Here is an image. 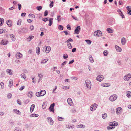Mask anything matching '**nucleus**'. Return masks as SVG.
<instances>
[{
	"mask_svg": "<svg viewBox=\"0 0 131 131\" xmlns=\"http://www.w3.org/2000/svg\"><path fill=\"white\" fill-rule=\"evenodd\" d=\"M67 43V46L68 48L70 49H71L72 48V46L71 43Z\"/></svg>",
	"mask_w": 131,
	"mask_h": 131,
	"instance_id": "nucleus-36",
	"label": "nucleus"
},
{
	"mask_svg": "<svg viewBox=\"0 0 131 131\" xmlns=\"http://www.w3.org/2000/svg\"><path fill=\"white\" fill-rule=\"evenodd\" d=\"M66 128L70 129V128H73L74 127V126L73 125H67L66 126Z\"/></svg>",
	"mask_w": 131,
	"mask_h": 131,
	"instance_id": "nucleus-24",
	"label": "nucleus"
},
{
	"mask_svg": "<svg viewBox=\"0 0 131 131\" xmlns=\"http://www.w3.org/2000/svg\"><path fill=\"white\" fill-rule=\"evenodd\" d=\"M102 86L104 87H108L110 86V84L108 83H104L102 84Z\"/></svg>",
	"mask_w": 131,
	"mask_h": 131,
	"instance_id": "nucleus-25",
	"label": "nucleus"
},
{
	"mask_svg": "<svg viewBox=\"0 0 131 131\" xmlns=\"http://www.w3.org/2000/svg\"><path fill=\"white\" fill-rule=\"evenodd\" d=\"M48 14V12L47 10H46L44 12V16L45 17Z\"/></svg>",
	"mask_w": 131,
	"mask_h": 131,
	"instance_id": "nucleus-56",
	"label": "nucleus"
},
{
	"mask_svg": "<svg viewBox=\"0 0 131 131\" xmlns=\"http://www.w3.org/2000/svg\"><path fill=\"white\" fill-rule=\"evenodd\" d=\"M67 101L69 105L71 106H72V105L73 104V103L71 98H68L67 100Z\"/></svg>",
	"mask_w": 131,
	"mask_h": 131,
	"instance_id": "nucleus-10",
	"label": "nucleus"
},
{
	"mask_svg": "<svg viewBox=\"0 0 131 131\" xmlns=\"http://www.w3.org/2000/svg\"><path fill=\"white\" fill-rule=\"evenodd\" d=\"M21 20H20V19L19 20H18V21L17 23V24L18 25H20L21 24Z\"/></svg>",
	"mask_w": 131,
	"mask_h": 131,
	"instance_id": "nucleus-50",
	"label": "nucleus"
},
{
	"mask_svg": "<svg viewBox=\"0 0 131 131\" xmlns=\"http://www.w3.org/2000/svg\"><path fill=\"white\" fill-rule=\"evenodd\" d=\"M18 9L19 10H20L21 7V6L20 4L19 3L18 4Z\"/></svg>",
	"mask_w": 131,
	"mask_h": 131,
	"instance_id": "nucleus-62",
	"label": "nucleus"
},
{
	"mask_svg": "<svg viewBox=\"0 0 131 131\" xmlns=\"http://www.w3.org/2000/svg\"><path fill=\"white\" fill-rule=\"evenodd\" d=\"M12 96V95L10 93H9L8 94L7 97L8 99L10 98Z\"/></svg>",
	"mask_w": 131,
	"mask_h": 131,
	"instance_id": "nucleus-60",
	"label": "nucleus"
},
{
	"mask_svg": "<svg viewBox=\"0 0 131 131\" xmlns=\"http://www.w3.org/2000/svg\"><path fill=\"white\" fill-rule=\"evenodd\" d=\"M111 113H114L115 112V110L114 108H112L111 109Z\"/></svg>",
	"mask_w": 131,
	"mask_h": 131,
	"instance_id": "nucleus-57",
	"label": "nucleus"
},
{
	"mask_svg": "<svg viewBox=\"0 0 131 131\" xmlns=\"http://www.w3.org/2000/svg\"><path fill=\"white\" fill-rule=\"evenodd\" d=\"M6 24L9 27H10L12 26V21L10 20H8L7 21Z\"/></svg>",
	"mask_w": 131,
	"mask_h": 131,
	"instance_id": "nucleus-15",
	"label": "nucleus"
},
{
	"mask_svg": "<svg viewBox=\"0 0 131 131\" xmlns=\"http://www.w3.org/2000/svg\"><path fill=\"white\" fill-rule=\"evenodd\" d=\"M68 57L67 54H64L63 55V58L65 59L68 58Z\"/></svg>",
	"mask_w": 131,
	"mask_h": 131,
	"instance_id": "nucleus-51",
	"label": "nucleus"
},
{
	"mask_svg": "<svg viewBox=\"0 0 131 131\" xmlns=\"http://www.w3.org/2000/svg\"><path fill=\"white\" fill-rule=\"evenodd\" d=\"M13 111L15 113L17 114H20L21 113L20 111L18 110L14 109L13 110Z\"/></svg>",
	"mask_w": 131,
	"mask_h": 131,
	"instance_id": "nucleus-28",
	"label": "nucleus"
},
{
	"mask_svg": "<svg viewBox=\"0 0 131 131\" xmlns=\"http://www.w3.org/2000/svg\"><path fill=\"white\" fill-rule=\"evenodd\" d=\"M45 49H43V52H45L46 53H48L51 50V48L49 46H45Z\"/></svg>",
	"mask_w": 131,
	"mask_h": 131,
	"instance_id": "nucleus-2",
	"label": "nucleus"
},
{
	"mask_svg": "<svg viewBox=\"0 0 131 131\" xmlns=\"http://www.w3.org/2000/svg\"><path fill=\"white\" fill-rule=\"evenodd\" d=\"M85 83L86 86L87 88H91V84L90 81L89 80H87L86 81Z\"/></svg>",
	"mask_w": 131,
	"mask_h": 131,
	"instance_id": "nucleus-11",
	"label": "nucleus"
},
{
	"mask_svg": "<svg viewBox=\"0 0 131 131\" xmlns=\"http://www.w3.org/2000/svg\"><path fill=\"white\" fill-rule=\"evenodd\" d=\"M73 41V40L71 38H69L67 40L65 41L66 43H69V42H72Z\"/></svg>",
	"mask_w": 131,
	"mask_h": 131,
	"instance_id": "nucleus-40",
	"label": "nucleus"
},
{
	"mask_svg": "<svg viewBox=\"0 0 131 131\" xmlns=\"http://www.w3.org/2000/svg\"><path fill=\"white\" fill-rule=\"evenodd\" d=\"M35 105L34 104H32L30 107V112H32L34 108L35 107Z\"/></svg>",
	"mask_w": 131,
	"mask_h": 131,
	"instance_id": "nucleus-29",
	"label": "nucleus"
},
{
	"mask_svg": "<svg viewBox=\"0 0 131 131\" xmlns=\"http://www.w3.org/2000/svg\"><path fill=\"white\" fill-rule=\"evenodd\" d=\"M126 96L128 98L130 97L131 96V92L128 91L126 92Z\"/></svg>",
	"mask_w": 131,
	"mask_h": 131,
	"instance_id": "nucleus-35",
	"label": "nucleus"
},
{
	"mask_svg": "<svg viewBox=\"0 0 131 131\" xmlns=\"http://www.w3.org/2000/svg\"><path fill=\"white\" fill-rule=\"evenodd\" d=\"M21 76L22 78H24V79H25L26 78V76L24 74H21Z\"/></svg>",
	"mask_w": 131,
	"mask_h": 131,
	"instance_id": "nucleus-59",
	"label": "nucleus"
},
{
	"mask_svg": "<svg viewBox=\"0 0 131 131\" xmlns=\"http://www.w3.org/2000/svg\"><path fill=\"white\" fill-rule=\"evenodd\" d=\"M131 78V74H126L123 77V79L125 81H127L130 80Z\"/></svg>",
	"mask_w": 131,
	"mask_h": 131,
	"instance_id": "nucleus-1",
	"label": "nucleus"
},
{
	"mask_svg": "<svg viewBox=\"0 0 131 131\" xmlns=\"http://www.w3.org/2000/svg\"><path fill=\"white\" fill-rule=\"evenodd\" d=\"M39 92L41 96H43L46 93V91L44 90H42Z\"/></svg>",
	"mask_w": 131,
	"mask_h": 131,
	"instance_id": "nucleus-17",
	"label": "nucleus"
},
{
	"mask_svg": "<svg viewBox=\"0 0 131 131\" xmlns=\"http://www.w3.org/2000/svg\"><path fill=\"white\" fill-rule=\"evenodd\" d=\"M29 16L31 17H32L33 18H34L35 17V15L31 14H30L29 15Z\"/></svg>",
	"mask_w": 131,
	"mask_h": 131,
	"instance_id": "nucleus-49",
	"label": "nucleus"
},
{
	"mask_svg": "<svg viewBox=\"0 0 131 131\" xmlns=\"http://www.w3.org/2000/svg\"><path fill=\"white\" fill-rule=\"evenodd\" d=\"M115 22V20L113 18L110 20H109V23L110 25H113Z\"/></svg>",
	"mask_w": 131,
	"mask_h": 131,
	"instance_id": "nucleus-14",
	"label": "nucleus"
},
{
	"mask_svg": "<svg viewBox=\"0 0 131 131\" xmlns=\"http://www.w3.org/2000/svg\"><path fill=\"white\" fill-rule=\"evenodd\" d=\"M67 62L66 61H64L62 64L61 68H63L64 67V66L66 64Z\"/></svg>",
	"mask_w": 131,
	"mask_h": 131,
	"instance_id": "nucleus-54",
	"label": "nucleus"
},
{
	"mask_svg": "<svg viewBox=\"0 0 131 131\" xmlns=\"http://www.w3.org/2000/svg\"><path fill=\"white\" fill-rule=\"evenodd\" d=\"M36 53L37 54H39L40 53V49L39 47H37L36 48Z\"/></svg>",
	"mask_w": 131,
	"mask_h": 131,
	"instance_id": "nucleus-30",
	"label": "nucleus"
},
{
	"mask_svg": "<svg viewBox=\"0 0 131 131\" xmlns=\"http://www.w3.org/2000/svg\"><path fill=\"white\" fill-rule=\"evenodd\" d=\"M42 8V7L41 6H37L36 7L37 9L39 11H40Z\"/></svg>",
	"mask_w": 131,
	"mask_h": 131,
	"instance_id": "nucleus-44",
	"label": "nucleus"
},
{
	"mask_svg": "<svg viewBox=\"0 0 131 131\" xmlns=\"http://www.w3.org/2000/svg\"><path fill=\"white\" fill-rule=\"evenodd\" d=\"M69 88L68 86H64L63 87V89H67Z\"/></svg>",
	"mask_w": 131,
	"mask_h": 131,
	"instance_id": "nucleus-64",
	"label": "nucleus"
},
{
	"mask_svg": "<svg viewBox=\"0 0 131 131\" xmlns=\"http://www.w3.org/2000/svg\"><path fill=\"white\" fill-rule=\"evenodd\" d=\"M22 54L19 52H18L16 54V57L17 59H19L22 57Z\"/></svg>",
	"mask_w": 131,
	"mask_h": 131,
	"instance_id": "nucleus-13",
	"label": "nucleus"
},
{
	"mask_svg": "<svg viewBox=\"0 0 131 131\" xmlns=\"http://www.w3.org/2000/svg\"><path fill=\"white\" fill-rule=\"evenodd\" d=\"M126 39L124 37H123L121 39V42L123 45H124L126 43Z\"/></svg>",
	"mask_w": 131,
	"mask_h": 131,
	"instance_id": "nucleus-16",
	"label": "nucleus"
},
{
	"mask_svg": "<svg viewBox=\"0 0 131 131\" xmlns=\"http://www.w3.org/2000/svg\"><path fill=\"white\" fill-rule=\"evenodd\" d=\"M4 22V19L3 18H0V26L2 25Z\"/></svg>",
	"mask_w": 131,
	"mask_h": 131,
	"instance_id": "nucleus-41",
	"label": "nucleus"
},
{
	"mask_svg": "<svg viewBox=\"0 0 131 131\" xmlns=\"http://www.w3.org/2000/svg\"><path fill=\"white\" fill-rule=\"evenodd\" d=\"M6 71L7 72V73L9 75L13 74V71L10 69H7Z\"/></svg>",
	"mask_w": 131,
	"mask_h": 131,
	"instance_id": "nucleus-19",
	"label": "nucleus"
},
{
	"mask_svg": "<svg viewBox=\"0 0 131 131\" xmlns=\"http://www.w3.org/2000/svg\"><path fill=\"white\" fill-rule=\"evenodd\" d=\"M70 111L73 113H74L76 112V110L75 109L72 108L71 110Z\"/></svg>",
	"mask_w": 131,
	"mask_h": 131,
	"instance_id": "nucleus-48",
	"label": "nucleus"
},
{
	"mask_svg": "<svg viewBox=\"0 0 131 131\" xmlns=\"http://www.w3.org/2000/svg\"><path fill=\"white\" fill-rule=\"evenodd\" d=\"M14 131H21V130L18 128L17 127L15 128Z\"/></svg>",
	"mask_w": 131,
	"mask_h": 131,
	"instance_id": "nucleus-63",
	"label": "nucleus"
},
{
	"mask_svg": "<svg viewBox=\"0 0 131 131\" xmlns=\"http://www.w3.org/2000/svg\"><path fill=\"white\" fill-rule=\"evenodd\" d=\"M108 53V51L106 50H104L103 52V54L105 56H107Z\"/></svg>",
	"mask_w": 131,
	"mask_h": 131,
	"instance_id": "nucleus-38",
	"label": "nucleus"
},
{
	"mask_svg": "<svg viewBox=\"0 0 131 131\" xmlns=\"http://www.w3.org/2000/svg\"><path fill=\"white\" fill-rule=\"evenodd\" d=\"M94 36H97L98 37L101 36L102 35V33L101 32L100 30H97L96 31H95L94 33Z\"/></svg>",
	"mask_w": 131,
	"mask_h": 131,
	"instance_id": "nucleus-5",
	"label": "nucleus"
},
{
	"mask_svg": "<svg viewBox=\"0 0 131 131\" xmlns=\"http://www.w3.org/2000/svg\"><path fill=\"white\" fill-rule=\"evenodd\" d=\"M61 17L60 15H58L57 16V19L58 21L59 22H60V21L61 19L60 18V17Z\"/></svg>",
	"mask_w": 131,
	"mask_h": 131,
	"instance_id": "nucleus-53",
	"label": "nucleus"
},
{
	"mask_svg": "<svg viewBox=\"0 0 131 131\" xmlns=\"http://www.w3.org/2000/svg\"><path fill=\"white\" fill-rule=\"evenodd\" d=\"M34 36L32 35L28 37L27 39L29 41H30L34 38Z\"/></svg>",
	"mask_w": 131,
	"mask_h": 131,
	"instance_id": "nucleus-37",
	"label": "nucleus"
},
{
	"mask_svg": "<svg viewBox=\"0 0 131 131\" xmlns=\"http://www.w3.org/2000/svg\"><path fill=\"white\" fill-rule=\"evenodd\" d=\"M13 85V80L11 79L9 80L8 86L9 87H11Z\"/></svg>",
	"mask_w": 131,
	"mask_h": 131,
	"instance_id": "nucleus-27",
	"label": "nucleus"
},
{
	"mask_svg": "<svg viewBox=\"0 0 131 131\" xmlns=\"http://www.w3.org/2000/svg\"><path fill=\"white\" fill-rule=\"evenodd\" d=\"M118 123L117 122L114 121L110 123V126H117L118 125Z\"/></svg>",
	"mask_w": 131,
	"mask_h": 131,
	"instance_id": "nucleus-12",
	"label": "nucleus"
},
{
	"mask_svg": "<svg viewBox=\"0 0 131 131\" xmlns=\"http://www.w3.org/2000/svg\"><path fill=\"white\" fill-rule=\"evenodd\" d=\"M63 27L61 25H59L58 26V28L60 30H63Z\"/></svg>",
	"mask_w": 131,
	"mask_h": 131,
	"instance_id": "nucleus-42",
	"label": "nucleus"
},
{
	"mask_svg": "<svg viewBox=\"0 0 131 131\" xmlns=\"http://www.w3.org/2000/svg\"><path fill=\"white\" fill-rule=\"evenodd\" d=\"M107 114L106 113H105L102 115V117L103 119H104L107 117Z\"/></svg>",
	"mask_w": 131,
	"mask_h": 131,
	"instance_id": "nucleus-43",
	"label": "nucleus"
},
{
	"mask_svg": "<svg viewBox=\"0 0 131 131\" xmlns=\"http://www.w3.org/2000/svg\"><path fill=\"white\" fill-rule=\"evenodd\" d=\"M104 77L102 75L98 76L96 78V80L99 82H101L103 79Z\"/></svg>",
	"mask_w": 131,
	"mask_h": 131,
	"instance_id": "nucleus-6",
	"label": "nucleus"
},
{
	"mask_svg": "<svg viewBox=\"0 0 131 131\" xmlns=\"http://www.w3.org/2000/svg\"><path fill=\"white\" fill-rule=\"evenodd\" d=\"M89 60L90 62L91 63H93L94 62L92 56H89Z\"/></svg>",
	"mask_w": 131,
	"mask_h": 131,
	"instance_id": "nucleus-39",
	"label": "nucleus"
},
{
	"mask_svg": "<svg viewBox=\"0 0 131 131\" xmlns=\"http://www.w3.org/2000/svg\"><path fill=\"white\" fill-rule=\"evenodd\" d=\"M53 19L50 18L49 19V23L48 24V25L51 26L52 24Z\"/></svg>",
	"mask_w": 131,
	"mask_h": 131,
	"instance_id": "nucleus-32",
	"label": "nucleus"
},
{
	"mask_svg": "<svg viewBox=\"0 0 131 131\" xmlns=\"http://www.w3.org/2000/svg\"><path fill=\"white\" fill-rule=\"evenodd\" d=\"M67 29H69V30H70L71 29V28L70 25L68 24L67 26Z\"/></svg>",
	"mask_w": 131,
	"mask_h": 131,
	"instance_id": "nucleus-61",
	"label": "nucleus"
},
{
	"mask_svg": "<svg viewBox=\"0 0 131 131\" xmlns=\"http://www.w3.org/2000/svg\"><path fill=\"white\" fill-rule=\"evenodd\" d=\"M47 119L48 120V122L51 125H52L54 123V121L52 118L51 117H48Z\"/></svg>",
	"mask_w": 131,
	"mask_h": 131,
	"instance_id": "nucleus-8",
	"label": "nucleus"
},
{
	"mask_svg": "<svg viewBox=\"0 0 131 131\" xmlns=\"http://www.w3.org/2000/svg\"><path fill=\"white\" fill-rule=\"evenodd\" d=\"M85 41L88 44H90L91 43V41L89 40H85Z\"/></svg>",
	"mask_w": 131,
	"mask_h": 131,
	"instance_id": "nucleus-47",
	"label": "nucleus"
},
{
	"mask_svg": "<svg viewBox=\"0 0 131 131\" xmlns=\"http://www.w3.org/2000/svg\"><path fill=\"white\" fill-rule=\"evenodd\" d=\"M115 48L116 49V50L118 52H120L122 51L121 48L119 46L117 45H115Z\"/></svg>",
	"mask_w": 131,
	"mask_h": 131,
	"instance_id": "nucleus-20",
	"label": "nucleus"
},
{
	"mask_svg": "<svg viewBox=\"0 0 131 131\" xmlns=\"http://www.w3.org/2000/svg\"><path fill=\"white\" fill-rule=\"evenodd\" d=\"M42 20L43 21H44V22H46V21H48L49 20L48 19V18H45L43 19Z\"/></svg>",
	"mask_w": 131,
	"mask_h": 131,
	"instance_id": "nucleus-55",
	"label": "nucleus"
},
{
	"mask_svg": "<svg viewBox=\"0 0 131 131\" xmlns=\"http://www.w3.org/2000/svg\"><path fill=\"white\" fill-rule=\"evenodd\" d=\"M55 105V104L54 103H53L52 104H51L49 108V109L50 111L51 112H54V110L53 109V108L54 107Z\"/></svg>",
	"mask_w": 131,
	"mask_h": 131,
	"instance_id": "nucleus-9",
	"label": "nucleus"
},
{
	"mask_svg": "<svg viewBox=\"0 0 131 131\" xmlns=\"http://www.w3.org/2000/svg\"><path fill=\"white\" fill-rule=\"evenodd\" d=\"M80 26H78L76 28L75 30L74 33H75L78 34L80 31Z\"/></svg>",
	"mask_w": 131,
	"mask_h": 131,
	"instance_id": "nucleus-7",
	"label": "nucleus"
},
{
	"mask_svg": "<svg viewBox=\"0 0 131 131\" xmlns=\"http://www.w3.org/2000/svg\"><path fill=\"white\" fill-rule=\"evenodd\" d=\"M97 106L96 104L94 103L90 106V109L91 111H93L96 109Z\"/></svg>",
	"mask_w": 131,
	"mask_h": 131,
	"instance_id": "nucleus-3",
	"label": "nucleus"
},
{
	"mask_svg": "<svg viewBox=\"0 0 131 131\" xmlns=\"http://www.w3.org/2000/svg\"><path fill=\"white\" fill-rule=\"evenodd\" d=\"M1 42L2 44L4 45H6L8 43V42L6 40H3Z\"/></svg>",
	"mask_w": 131,
	"mask_h": 131,
	"instance_id": "nucleus-18",
	"label": "nucleus"
},
{
	"mask_svg": "<svg viewBox=\"0 0 131 131\" xmlns=\"http://www.w3.org/2000/svg\"><path fill=\"white\" fill-rule=\"evenodd\" d=\"M10 36L12 38V40L13 41H15V37L14 35L13 34H10Z\"/></svg>",
	"mask_w": 131,
	"mask_h": 131,
	"instance_id": "nucleus-22",
	"label": "nucleus"
},
{
	"mask_svg": "<svg viewBox=\"0 0 131 131\" xmlns=\"http://www.w3.org/2000/svg\"><path fill=\"white\" fill-rule=\"evenodd\" d=\"M117 98V96L116 94L112 95L109 98V99L111 101L113 102Z\"/></svg>",
	"mask_w": 131,
	"mask_h": 131,
	"instance_id": "nucleus-4",
	"label": "nucleus"
},
{
	"mask_svg": "<svg viewBox=\"0 0 131 131\" xmlns=\"http://www.w3.org/2000/svg\"><path fill=\"white\" fill-rule=\"evenodd\" d=\"M121 108L119 107L116 109V113L117 114H119L121 112Z\"/></svg>",
	"mask_w": 131,
	"mask_h": 131,
	"instance_id": "nucleus-21",
	"label": "nucleus"
},
{
	"mask_svg": "<svg viewBox=\"0 0 131 131\" xmlns=\"http://www.w3.org/2000/svg\"><path fill=\"white\" fill-rule=\"evenodd\" d=\"M47 104L46 103L44 102L43 103L42 108L43 109H45L46 108V106Z\"/></svg>",
	"mask_w": 131,
	"mask_h": 131,
	"instance_id": "nucleus-45",
	"label": "nucleus"
},
{
	"mask_svg": "<svg viewBox=\"0 0 131 131\" xmlns=\"http://www.w3.org/2000/svg\"><path fill=\"white\" fill-rule=\"evenodd\" d=\"M48 60V59H46L42 61H41V64H44L46 63Z\"/></svg>",
	"mask_w": 131,
	"mask_h": 131,
	"instance_id": "nucleus-33",
	"label": "nucleus"
},
{
	"mask_svg": "<svg viewBox=\"0 0 131 131\" xmlns=\"http://www.w3.org/2000/svg\"><path fill=\"white\" fill-rule=\"evenodd\" d=\"M22 33H26L27 31V29L25 28H23L21 29Z\"/></svg>",
	"mask_w": 131,
	"mask_h": 131,
	"instance_id": "nucleus-31",
	"label": "nucleus"
},
{
	"mask_svg": "<svg viewBox=\"0 0 131 131\" xmlns=\"http://www.w3.org/2000/svg\"><path fill=\"white\" fill-rule=\"evenodd\" d=\"M109 126L107 127V129H114L115 128V127L113 126Z\"/></svg>",
	"mask_w": 131,
	"mask_h": 131,
	"instance_id": "nucleus-58",
	"label": "nucleus"
},
{
	"mask_svg": "<svg viewBox=\"0 0 131 131\" xmlns=\"http://www.w3.org/2000/svg\"><path fill=\"white\" fill-rule=\"evenodd\" d=\"M85 126L83 124H80L77 126V127L78 128H83L85 127Z\"/></svg>",
	"mask_w": 131,
	"mask_h": 131,
	"instance_id": "nucleus-26",
	"label": "nucleus"
},
{
	"mask_svg": "<svg viewBox=\"0 0 131 131\" xmlns=\"http://www.w3.org/2000/svg\"><path fill=\"white\" fill-rule=\"evenodd\" d=\"M33 92H32L30 91L28 92V96L30 98H31L33 96Z\"/></svg>",
	"mask_w": 131,
	"mask_h": 131,
	"instance_id": "nucleus-23",
	"label": "nucleus"
},
{
	"mask_svg": "<svg viewBox=\"0 0 131 131\" xmlns=\"http://www.w3.org/2000/svg\"><path fill=\"white\" fill-rule=\"evenodd\" d=\"M119 15L121 16L122 18L123 19L125 18L124 15L123 14L122 12L119 14Z\"/></svg>",
	"mask_w": 131,
	"mask_h": 131,
	"instance_id": "nucleus-52",
	"label": "nucleus"
},
{
	"mask_svg": "<svg viewBox=\"0 0 131 131\" xmlns=\"http://www.w3.org/2000/svg\"><path fill=\"white\" fill-rule=\"evenodd\" d=\"M51 3L49 5V6L50 8H52L53 6V1H51Z\"/></svg>",
	"mask_w": 131,
	"mask_h": 131,
	"instance_id": "nucleus-46",
	"label": "nucleus"
},
{
	"mask_svg": "<svg viewBox=\"0 0 131 131\" xmlns=\"http://www.w3.org/2000/svg\"><path fill=\"white\" fill-rule=\"evenodd\" d=\"M107 31L109 33H112L113 32V30L110 28H108L107 29Z\"/></svg>",
	"mask_w": 131,
	"mask_h": 131,
	"instance_id": "nucleus-34",
	"label": "nucleus"
}]
</instances>
